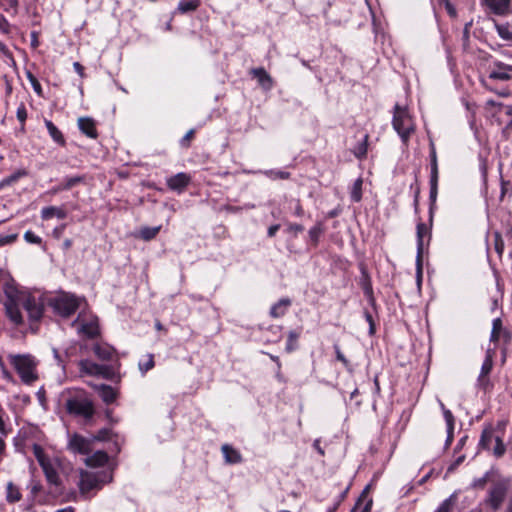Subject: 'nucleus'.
<instances>
[{"instance_id":"f257e3e1","label":"nucleus","mask_w":512,"mask_h":512,"mask_svg":"<svg viewBox=\"0 0 512 512\" xmlns=\"http://www.w3.org/2000/svg\"><path fill=\"white\" fill-rule=\"evenodd\" d=\"M112 481V472L93 473L81 470L78 483L80 494L85 496L92 490H100L104 484L111 483Z\"/></svg>"},{"instance_id":"f03ea898","label":"nucleus","mask_w":512,"mask_h":512,"mask_svg":"<svg viewBox=\"0 0 512 512\" xmlns=\"http://www.w3.org/2000/svg\"><path fill=\"white\" fill-rule=\"evenodd\" d=\"M65 408L69 414L82 417L85 420L92 419L95 413L94 403L85 393H80L67 399Z\"/></svg>"},{"instance_id":"7ed1b4c3","label":"nucleus","mask_w":512,"mask_h":512,"mask_svg":"<svg viewBox=\"0 0 512 512\" xmlns=\"http://www.w3.org/2000/svg\"><path fill=\"white\" fill-rule=\"evenodd\" d=\"M393 128L399 134L404 144H407L411 134L414 132V124L408 110L399 104L394 106Z\"/></svg>"},{"instance_id":"20e7f679","label":"nucleus","mask_w":512,"mask_h":512,"mask_svg":"<svg viewBox=\"0 0 512 512\" xmlns=\"http://www.w3.org/2000/svg\"><path fill=\"white\" fill-rule=\"evenodd\" d=\"M11 364L25 384H31L38 378L36 374V362L29 355L11 356Z\"/></svg>"},{"instance_id":"39448f33","label":"nucleus","mask_w":512,"mask_h":512,"mask_svg":"<svg viewBox=\"0 0 512 512\" xmlns=\"http://www.w3.org/2000/svg\"><path fill=\"white\" fill-rule=\"evenodd\" d=\"M53 309L63 317H69L79 308V300L71 294H61L50 301Z\"/></svg>"},{"instance_id":"423d86ee","label":"nucleus","mask_w":512,"mask_h":512,"mask_svg":"<svg viewBox=\"0 0 512 512\" xmlns=\"http://www.w3.org/2000/svg\"><path fill=\"white\" fill-rule=\"evenodd\" d=\"M93 439L79 433L69 435L67 449L73 454L89 455L93 450Z\"/></svg>"},{"instance_id":"0eeeda50","label":"nucleus","mask_w":512,"mask_h":512,"mask_svg":"<svg viewBox=\"0 0 512 512\" xmlns=\"http://www.w3.org/2000/svg\"><path fill=\"white\" fill-rule=\"evenodd\" d=\"M22 298L21 305L27 311L29 318L34 321L39 320L43 315L44 305L40 300H37L31 295H26Z\"/></svg>"},{"instance_id":"6e6552de","label":"nucleus","mask_w":512,"mask_h":512,"mask_svg":"<svg viewBox=\"0 0 512 512\" xmlns=\"http://www.w3.org/2000/svg\"><path fill=\"white\" fill-rule=\"evenodd\" d=\"M507 493V487L503 483L495 484L489 491L487 504L493 509L498 510L502 505Z\"/></svg>"},{"instance_id":"1a4fd4ad","label":"nucleus","mask_w":512,"mask_h":512,"mask_svg":"<svg viewBox=\"0 0 512 512\" xmlns=\"http://www.w3.org/2000/svg\"><path fill=\"white\" fill-rule=\"evenodd\" d=\"M494 353L495 352L493 349H487L486 357L482 364L480 375L478 377V385L483 390H487L488 387L490 386V380L487 378V376L490 374L493 368Z\"/></svg>"},{"instance_id":"9d476101","label":"nucleus","mask_w":512,"mask_h":512,"mask_svg":"<svg viewBox=\"0 0 512 512\" xmlns=\"http://www.w3.org/2000/svg\"><path fill=\"white\" fill-rule=\"evenodd\" d=\"M90 386L98 392L102 401L107 405L114 403L119 396V391L110 385L90 384Z\"/></svg>"},{"instance_id":"9b49d317","label":"nucleus","mask_w":512,"mask_h":512,"mask_svg":"<svg viewBox=\"0 0 512 512\" xmlns=\"http://www.w3.org/2000/svg\"><path fill=\"white\" fill-rule=\"evenodd\" d=\"M485 5L496 15L511 13V0H483Z\"/></svg>"},{"instance_id":"f8f14e48","label":"nucleus","mask_w":512,"mask_h":512,"mask_svg":"<svg viewBox=\"0 0 512 512\" xmlns=\"http://www.w3.org/2000/svg\"><path fill=\"white\" fill-rule=\"evenodd\" d=\"M428 234V228L426 224L419 223L417 225V270L418 274L422 272V253H423V237Z\"/></svg>"},{"instance_id":"ddd939ff","label":"nucleus","mask_w":512,"mask_h":512,"mask_svg":"<svg viewBox=\"0 0 512 512\" xmlns=\"http://www.w3.org/2000/svg\"><path fill=\"white\" fill-rule=\"evenodd\" d=\"M78 127L80 131L85 134L87 137L96 139L98 137V132L96 129V122L91 117H80L78 119Z\"/></svg>"},{"instance_id":"4468645a","label":"nucleus","mask_w":512,"mask_h":512,"mask_svg":"<svg viewBox=\"0 0 512 512\" xmlns=\"http://www.w3.org/2000/svg\"><path fill=\"white\" fill-rule=\"evenodd\" d=\"M19 305H21V302H12L11 300H5L4 302L6 315L15 325H20L23 322Z\"/></svg>"},{"instance_id":"2eb2a0df","label":"nucleus","mask_w":512,"mask_h":512,"mask_svg":"<svg viewBox=\"0 0 512 512\" xmlns=\"http://www.w3.org/2000/svg\"><path fill=\"white\" fill-rule=\"evenodd\" d=\"M190 182V176L186 173H178L167 180V186L174 191H183Z\"/></svg>"},{"instance_id":"dca6fc26","label":"nucleus","mask_w":512,"mask_h":512,"mask_svg":"<svg viewBox=\"0 0 512 512\" xmlns=\"http://www.w3.org/2000/svg\"><path fill=\"white\" fill-rule=\"evenodd\" d=\"M509 71H512V66L497 62L489 73V79L507 81L511 78Z\"/></svg>"},{"instance_id":"f3484780","label":"nucleus","mask_w":512,"mask_h":512,"mask_svg":"<svg viewBox=\"0 0 512 512\" xmlns=\"http://www.w3.org/2000/svg\"><path fill=\"white\" fill-rule=\"evenodd\" d=\"M79 333L84 334L89 339H95L100 335L98 319L95 318L89 322L82 323L78 329Z\"/></svg>"},{"instance_id":"a211bd4d","label":"nucleus","mask_w":512,"mask_h":512,"mask_svg":"<svg viewBox=\"0 0 512 512\" xmlns=\"http://www.w3.org/2000/svg\"><path fill=\"white\" fill-rule=\"evenodd\" d=\"M250 74L258 80V83L265 90H270L272 88L273 80L264 68H253L251 69Z\"/></svg>"},{"instance_id":"6ab92c4d","label":"nucleus","mask_w":512,"mask_h":512,"mask_svg":"<svg viewBox=\"0 0 512 512\" xmlns=\"http://www.w3.org/2000/svg\"><path fill=\"white\" fill-rule=\"evenodd\" d=\"M85 464L89 467H101L104 466L109 456L105 451L99 450L94 452L92 455H86Z\"/></svg>"},{"instance_id":"aec40b11","label":"nucleus","mask_w":512,"mask_h":512,"mask_svg":"<svg viewBox=\"0 0 512 512\" xmlns=\"http://www.w3.org/2000/svg\"><path fill=\"white\" fill-rule=\"evenodd\" d=\"M54 216L59 219H65L67 217V212L64 208L56 206H48L43 208L41 211V217L44 220H48Z\"/></svg>"},{"instance_id":"412c9836","label":"nucleus","mask_w":512,"mask_h":512,"mask_svg":"<svg viewBox=\"0 0 512 512\" xmlns=\"http://www.w3.org/2000/svg\"><path fill=\"white\" fill-rule=\"evenodd\" d=\"M224 458L229 464H236L241 462L242 457L241 454L234 449L231 445L224 444L221 448Z\"/></svg>"},{"instance_id":"4be33fe9","label":"nucleus","mask_w":512,"mask_h":512,"mask_svg":"<svg viewBox=\"0 0 512 512\" xmlns=\"http://www.w3.org/2000/svg\"><path fill=\"white\" fill-rule=\"evenodd\" d=\"M93 351L95 355L102 361H109L112 359L114 354V349L110 345L104 344H96L93 347Z\"/></svg>"},{"instance_id":"5701e85b","label":"nucleus","mask_w":512,"mask_h":512,"mask_svg":"<svg viewBox=\"0 0 512 512\" xmlns=\"http://www.w3.org/2000/svg\"><path fill=\"white\" fill-rule=\"evenodd\" d=\"M45 126L52 139L60 146H65L66 140L62 132L54 125V123L50 120H45Z\"/></svg>"},{"instance_id":"b1692460","label":"nucleus","mask_w":512,"mask_h":512,"mask_svg":"<svg viewBox=\"0 0 512 512\" xmlns=\"http://www.w3.org/2000/svg\"><path fill=\"white\" fill-rule=\"evenodd\" d=\"M291 305V301L290 299H281L279 300L276 304H274L272 307H271V310H270V315L273 317V318H279V317H282L285 313H286V310L287 308Z\"/></svg>"},{"instance_id":"393cba45","label":"nucleus","mask_w":512,"mask_h":512,"mask_svg":"<svg viewBox=\"0 0 512 512\" xmlns=\"http://www.w3.org/2000/svg\"><path fill=\"white\" fill-rule=\"evenodd\" d=\"M80 371L87 375L98 376L101 365L96 364L90 360H81L79 362Z\"/></svg>"},{"instance_id":"a878e982","label":"nucleus","mask_w":512,"mask_h":512,"mask_svg":"<svg viewBox=\"0 0 512 512\" xmlns=\"http://www.w3.org/2000/svg\"><path fill=\"white\" fill-rule=\"evenodd\" d=\"M41 468H42V470H43V472L45 474V477H46L47 481L50 484H53V485H56V486L60 484L59 475H58L56 469L51 464V462H48L47 464H45Z\"/></svg>"},{"instance_id":"bb28decb","label":"nucleus","mask_w":512,"mask_h":512,"mask_svg":"<svg viewBox=\"0 0 512 512\" xmlns=\"http://www.w3.org/2000/svg\"><path fill=\"white\" fill-rule=\"evenodd\" d=\"M361 286H362V289L364 291V294L368 297L369 299V302L371 303V305H375V298H374V295H373V289H372V285H371V281H370V278H369V275L367 274V272L365 270H363V278H362V281H361Z\"/></svg>"},{"instance_id":"cd10ccee","label":"nucleus","mask_w":512,"mask_h":512,"mask_svg":"<svg viewBox=\"0 0 512 512\" xmlns=\"http://www.w3.org/2000/svg\"><path fill=\"white\" fill-rule=\"evenodd\" d=\"M4 293L6 296V300H11L12 302H22V297H25L27 294L19 292L13 285L7 284L4 288Z\"/></svg>"},{"instance_id":"c85d7f7f","label":"nucleus","mask_w":512,"mask_h":512,"mask_svg":"<svg viewBox=\"0 0 512 512\" xmlns=\"http://www.w3.org/2000/svg\"><path fill=\"white\" fill-rule=\"evenodd\" d=\"M21 492L19 488L14 485L12 482H9L7 484V493H6V499L9 503H15L21 500Z\"/></svg>"},{"instance_id":"c756f323","label":"nucleus","mask_w":512,"mask_h":512,"mask_svg":"<svg viewBox=\"0 0 512 512\" xmlns=\"http://www.w3.org/2000/svg\"><path fill=\"white\" fill-rule=\"evenodd\" d=\"M456 503L457 494L453 493L440 504L435 512H452Z\"/></svg>"},{"instance_id":"7c9ffc66","label":"nucleus","mask_w":512,"mask_h":512,"mask_svg":"<svg viewBox=\"0 0 512 512\" xmlns=\"http://www.w3.org/2000/svg\"><path fill=\"white\" fill-rule=\"evenodd\" d=\"M200 0H181L178 4V10L181 13L192 12L200 6Z\"/></svg>"},{"instance_id":"2f4dec72","label":"nucleus","mask_w":512,"mask_h":512,"mask_svg":"<svg viewBox=\"0 0 512 512\" xmlns=\"http://www.w3.org/2000/svg\"><path fill=\"white\" fill-rule=\"evenodd\" d=\"M495 437L496 436L494 435V432H493V430L491 428L484 429L482 434H481L479 445L483 449L489 450L490 446H491V443H492V441H494Z\"/></svg>"},{"instance_id":"473e14b6","label":"nucleus","mask_w":512,"mask_h":512,"mask_svg":"<svg viewBox=\"0 0 512 512\" xmlns=\"http://www.w3.org/2000/svg\"><path fill=\"white\" fill-rule=\"evenodd\" d=\"M498 35L505 41L512 43V29L509 23L495 24Z\"/></svg>"},{"instance_id":"72a5a7b5","label":"nucleus","mask_w":512,"mask_h":512,"mask_svg":"<svg viewBox=\"0 0 512 512\" xmlns=\"http://www.w3.org/2000/svg\"><path fill=\"white\" fill-rule=\"evenodd\" d=\"M27 174H28V172L25 169H19L16 172H14L13 174H11L8 177L4 178L0 182V187L9 186L12 183L16 182L18 179H20L21 177L27 176Z\"/></svg>"},{"instance_id":"f704fd0d","label":"nucleus","mask_w":512,"mask_h":512,"mask_svg":"<svg viewBox=\"0 0 512 512\" xmlns=\"http://www.w3.org/2000/svg\"><path fill=\"white\" fill-rule=\"evenodd\" d=\"M0 8L7 13L16 15L19 10V0H0Z\"/></svg>"},{"instance_id":"c9c22d12","label":"nucleus","mask_w":512,"mask_h":512,"mask_svg":"<svg viewBox=\"0 0 512 512\" xmlns=\"http://www.w3.org/2000/svg\"><path fill=\"white\" fill-rule=\"evenodd\" d=\"M300 337V332L289 331L287 336V344L286 351L288 353L293 352L298 347V339Z\"/></svg>"},{"instance_id":"e433bc0d","label":"nucleus","mask_w":512,"mask_h":512,"mask_svg":"<svg viewBox=\"0 0 512 512\" xmlns=\"http://www.w3.org/2000/svg\"><path fill=\"white\" fill-rule=\"evenodd\" d=\"M161 226L157 227H144L140 231V236L143 240L149 241L154 239L160 231Z\"/></svg>"},{"instance_id":"4c0bfd02","label":"nucleus","mask_w":512,"mask_h":512,"mask_svg":"<svg viewBox=\"0 0 512 512\" xmlns=\"http://www.w3.org/2000/svg\"><path fill=\"white\" fill-rule=\"evenodd\" d=\"M32 449L33 454L41 467L50 462L48 457H46L43 448L39 444H34Z\"/></svg>"},{"instance_id":"58836bf2","label":"nucleus","mask_w":512,"mask_h":512,"mask_svg":"<svg viewBox=\"0 0 512 512\" xmlns=\"http://www.w3.org/2000/svg\"><path fill=\"white\" fill-rule=\"evenodd\" d=\"M362 184H363V181L361 178H358L353 184V187L351 190V199L354 202H360L362 199Z\"/></svg>"},{"instance_id":"ea45409f","label":"nucleus","mask_w":512,"mask_h":512,"mask_svg":"<svg viewBox=\"0 0 512 512\" xmlns=\"http://www.w3.org/2000/svg\"><path fill=\"white\" fill-rule=\"evenodd\" d=\"M502 329V321L500 318H496L493 320L492 331L490 335V341L498 342L500 338V331Z\"/></svg>"},{"instance_id":"a19ab883","label":"nucleus","mask_w":512,"mask_h":512,"mask_svg":"<svg viewBox=\"0 0 512 512\" xmlns=\"http://www.w3.org/2000/svg\"><path fill=\"white\" fill-rule=\"evenodd\" d=\"M368 138H369V136L365 135L363 141L361 143H359L358 146L354 150V155L358 159L364 158L367 154Z\"/></svg>"},{"instance_id":"79ce46f5","label":"nucleus","mask_w":512,"mask_h":512,"mask_svg":"<svg viewBox=\"0 0 512 512\" xmlns=\"http://www.w3.org/2000/svg\"><path fill=\"white\" fill-rule=\"evenodd\" d=\"M85 181V176H74L67 178L65 182L62 183V189L69 190L73 188L74 186L83 183Z\"/></svg>"},{"instance_id":"37998d69","label":"nucleus","mask_w":512,"mask_h":512,"mask_svg":"<svg viewBox=\"0 0 512 512\" xmlns=\"http://www.w3.org/2000/svg\"><path fill=\"white\" fill-rule=\"evenodd\" d=\"M430 164H431V175H438V164H437V155L434 143H430Z\"/></svg>"},{"instance_id":"c03bdc74","label":"nucleus","mask_w":512,"mask_h":512,"mask_svg":"<svg viewBox=\"0 0 512 512\" xmlns=\"http://www.w3.org/2000/svg\"><path fill=\"white\" fill-rule=\"evenodd\" d=\"M494 441H495V446L493 448V454L496 457H502L505 454L506 446L503 443V440L501 439V437H499V436H496Z\"/></svg>"},{"instance_id":"a18cd8bd","label":"nucleus","mask_w":512,"mask_h":512,"mask_svg":"<svg viewBox=\"0 0 512 512\" xmlns=\"http://www.w3.org/2000/svg\"><path fill=\"white\" fill-rule=\"evenodd\" d=\"M322 232H323V228H322L321 224H317L309 230V237L314 245H317V243L319 241V237L322 234Z\"/></svg>"},{"instance_id":"49530a36","label":"nucleus","mask_w":512,"mask_h":512,"mask_svg":"<svg viewBox=\"0 0 512 512\" xmlns=\"http://www.w3.org/2000/svg\"><path fill=\"white\" fill-rule=\"evenodd\" d=\"M26 76H27V79L29 80V82L31 83L34 91L39 95V96H42V87L38 81V79L33 75L32 72L30 71H27L26 72Z\"/></svg>"},{"instance_id":"de8ad7c7","label":"nucleus","mask_w":512,"mask_h":512,"mask_svg":"<svg viewBox=\"0 0 512 512\" xmlns=\"http://www.w3.org/2000/svg\"><path fill=\"white\" fill-rule=\"evenodd\" d=\"M438 187V175H430V199L436 200Z\"/></svg>"},{"instance_id":"09e8293b","label":"nucleus","mask_w":512,"mask_h":512,"mask_svg":"<svg viewBox=\"0 0 512 512\" xmlns=\"http://www.w3.org/2000/svg\"><path fill=\"white\" fill-rule=\"evenodd\" d=\"M98 376H101L105 379H112L113 376H114V371L112 369V367L110 366H107V365H101V369L99 371V374Z\"/></svg>"},{"instance_id":"8fccbe9b","label":"nucleus","mask_w":512,"mask_h":512,"mask_svg":"<svg viewBox=\"0 0 512 512\" xmlns=\"http://www.w3.org/2000/svg\"><path fill=\"white\" fill-rule=\"evenodd\" d=\"M111 431L107 428L100 429L95 436L92 437L93 441H105L110 438Z\"/></svg>"},{"instance_id":"3c124183","label":"nucleus","mask_w":512,"mask_h":512,"mask_svg":"<svg viewBox=\"0 0 512 512\" xmlns=\"http://www.w3.org/2000/svg\"><path fill=\"white\" fill-rule=\"evenodd\" d=\"M16 115H17V119L21 122L22 126H24L25 121L27 119V110L23 103L20 104L19 107L17 108Z\"/></svg>"},{"instance_id":"603ef678","label":"nucleus","mask_w":512,"mask_h":512,"mask_svg":"<svg viewBox=\"0 0 512 512\" xmlns=\"http://www.w3.org/2000/svg\"><path fill=\"white\" fill-rule=\"evenodd\" d=\"M444 419L446 421L447 430H454V423L455 418L450 410H445L444 413Z\"/></svg>"},{"instance_id":"864d4df0","label":"nucleus","mask_w":512,"mask_h":512,"mask_svg":"<svg viewBox=\"0 0 512 512\" xmlns=\"http://www.w3.org/2000/svg\"><path fill=\"white\" fill-rule=\"evenodd\" d=\"M24 239L32 244H41L42 239L35 235L32 231H26L24 234Z\"/></svg>"},{"instance_id":"5fc2aeb1","label":"nucleus","mask_w":512,"mask_h":512,"mask_svg":"<svg viewBox=\"0 0 512 512\" xmlns=\"http://www.w3.org/2000/svg\"><path fill=\"white\" fill-rule=\"evenodd\" d=\"M154 367V358H153V355L150 354L148 356V360L144 363H139V369L145 373L147 372L148 370L152 369Z\"/></svg>"},{"instance_id":"6e6d98bb","label":"nucleus","mask_w":512,"mask_h":512,"mask_svg":"<svg viewBox=\"0 0 512 512\" xmlns=\"http://www.w3.org/2000/svg\"><path fill=\"white\" fill-rule=\"evenodd\" d=\"M0 32L3 34L10 33V24L3 14L0 13Z\"/></svg>"},{"instance_id":"4d7b16f0","label":"nucleus","mask_w":512,"mask_h":512,"mask_svg":"<svg viewBox=\"0 0 512 512\" xmlns=\"http://www.w3.org/2000/svg\"><path fill=\"white\" fill-rule=\"evenodd\" d=\"M18 234L0 235V246L11 244L16 241Z\"/></svg>"},{"instance_id":"13d9d810","label":"nucleus","mask_w":512,"mask_h":512,"mask_svg":"<svg viewBox=\"0 0 512 512\" xmlns=\"http://www.w3.org/2000/svg\"><path fill=\"white\" fill-rule=\"evenodd\" d=\"M504 249V243L500 233H495V250L499 255H502Z\"/></svg>"},{"instance_id":"bf43d9fd","label":"nucleus","mask_w":512,"mask_h":512,"mask_svg":"<svg viewBox=\"0 0 512 512\" xmlns=\"http://www.w3.org/2000/svg\"><path fill=\"white\" fill-rule=\"evenodd\" d=\"M334 350H335V353H336V359L340 362L343 363V365L345 367H349L350 366V362L348 361V359H346V357L342 354L340 348L338 345H334Z\"/></svg>"},{"instance_id":"052dcab7","label":"nucleus","mask_w":512,"mask_h":512,"mask_svg":"<svg viewBox=\"0 0 512 512\" xmlns=\"http://www.w3.org/2000/svg\"><path fill=\"white\" fill-rule=\"evenodd\" d=\"M488 481V474L481 478L475 479L472 483V487L475 489H483Z\"/></svg>"},{"instance_id":"680f3d73","label":"nucleus","mask_w":512,"mask_h":512,"mask_svg":"<svg viewBox=\"0 0 512 512\" xmlns=\"http://www.w3.org/2000/svg\"><path fill=\"white\" fill-rule=\"evenodd\" d=\"M194 134H195V130L194 129H190L185 135L184 137L182 138L181 140V145L185 148H188L189 145H190V140L194 137Z\"/></svg>"},{"instance_id":"e2e57ef3","label":"nucleus","mask_w":512,"mask_h":512,"mask_svg":"<svg viewBox=\"0 0 512 512\" xmlns=\"http://www.w3.org/2000/svg\"><path fill=\"white\" fill-rule=\"evenodd\" d=\"M364 314H365V318H366L367 322L369 323V333L371 335H373L375 333V323H374L373 317H372L371 313L368 311H365Z\"/></svg>"},{"instance_id":"0e129e2a","label":"nucleus","mask_w":512,"mask_h":512,"mask_svg":"<svg viewBox=\"0 0 512 512\" xmlns=\"http://www.w3.org/2000/svg\"><path fill=\"white\" fill-rule=\"evenodd\" d=\"M288 231L296 235L297 233L304 231V227L301 224H289Z\"/></svg>"},{"instance_id":"69168bd1","label":"nucleus","mask_w":512,"mask_h":512,"mask_svg":"<svg viewBox=\"0 0 512 512\" xmlns=\"http://www.w3.org/2000/svg\"><path fill=\"white\" fill-rule=\"evenodd\" d=\"M271 176L280 178V179H288L290 177V173L286 171H277V172H270Z\"/></svg>"},{"instance_id":"338daca9","label":"nucleus","mask_w":512,"mask_h":512,"mask_svg":"<svg viewBox=\"0 0 512 512\" xmlns=\"http://www.w3.org/2000/svg\"><path fill=\"white\" fill-rule=\"evenodd\" d=\"M280 228V225L279 224H274V225H271L269 228H268V231H267V234L269 237H273L275 236L276 232L279 230Z\"/></svg>"},{"instance_id":"774afa93","label":"nucleus","mask_w":512,"mask_h":512,"mask_svg":"<svg viewBox=\"0 0 512 512\" xmlns=\"http://www.w3.org/2000/svg\"><path fill=\"white\" fill-rule=\"evenodd\" d=\"M42 489V485L39 483V482H34L32 485H31V493L33 495H37Z\"/></svg>"}]
</instances>
